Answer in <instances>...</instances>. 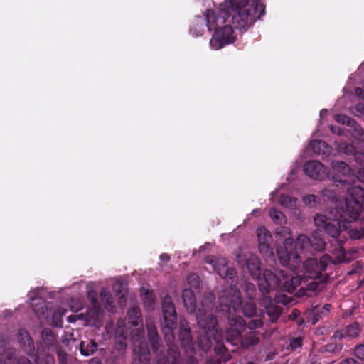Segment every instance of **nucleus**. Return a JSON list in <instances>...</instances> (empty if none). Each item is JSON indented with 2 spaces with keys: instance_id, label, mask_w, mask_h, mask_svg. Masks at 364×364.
<instances>
[{
  "instance_id": "1",
  "label": "nucleus",
  "mask_w": 364,
  "mask_h": 364,
  "mask_svg": "<svg viewBox=\"0 0 364 364\" xmlns=\"http://www.w3.org/2000/svg\"><path fill=\"white\" fill-rule=\"evenodd\" d=\"M336 186L338 183L346 187L349 198L345 201V208L337 202L330 207L323 214H316L314 223L317 228H322L338 244V257L333 263H341L345 259L341 244L343 240L340 238L342 230L347 231L349 237L359 240L364 237V220L360 218L362 211L361 203L364 202V190L358 186H349L346 180L336 179L333 176Z\"/></svg>"
},
{
  "instance_id": "2",
  "label": "nucleus",
  "mask_w": 364,
  "mask_h": 364,
  "mask_svg": "<svg viewBox=\"0 0 364 364\" xmlns=\"http://www.w3.org/2000/svg\"><path fill=\"white\" fill-rule=\"evenodd\" d=\"M328 255H323L319 262L315 258L307 259L302 266L301 274L296 272L291 276L290 282L288 276L282 271L275 269L274 272L266 269L261 277L260 261L256 255H250L247 259V267L252 278L257 280L259 291L262 294H268L272 290L279 287L283 283V288L288 292L293 291L296 287L312 291H320L323 284L328 280V275L323 272L331 262Z\"/></svg>"
},
{
  "instance_id": "3",
  "label": "nucleus",
  "mask_w": 364,
  "mask_h": 364,
  "mask_svg": "<svg viewBox=\"0 0 364 364\" xmlns=\"http://www.w3.org/2000/svg\"><path fill=\"white\" fill-rule=\"evenodd\" d=\"M264 14V6L257 2L248 5L247 0H225L220 4L218 11L208 10L206 26L214 31L210 40L212 50H218L235 41L233 28L247 29L252 26L256 18Z\"/></svg>"
},
{
  "instance_id": "4",
  "label": "nucleus",
  "mask_w": 364,
  "mask_h": 364,
  "mask_svg": "<svg viewBox=\"0 0 364 364\" xmlns=\"http://www.w3.org/2000/svg\"><path fill=\"white\" fill-rule=\"evenodd\" d=\"M207 264H210L213 269L221 278L225 279L229 284V289H224L219 296L220 310L228 314V317H237L235 314L240 310L242 303V311L246 316L252 317L256 313V306L252 302L255 297L256 290L253 284L245 282L240 284L244 295L237 288V282L235 284V270L228 266L225 258L217 257L213 255L205 258Z\"/></svg>"
},
{
  "instance_id": "5",
  "label": "nucleus",
  "mask_w": 364,
  "mask_h": 364,
  "mask_svg": "<svg viewBox=\"0 0 364 364\" xmlns=\"http://www.w3.org/2000/svg\"><path fill=\"white\" fill-rule=\"evenodd\" d=\"M182 298L188 311L195 314L198 326L200 328L198 347L203 351H208L213 345V341L219 343L222 339V333L217 328L216 318L210 311L212 305L201 303L196 306L195 296L191 289H185Z\"/></svg>"
},
{
  "instance_id": "6",
  "label": "nucleus",
  "mask_w": 364,
  "mask_h": 364,
  "mask_svg": "<svg viewBox=\"0 0 364 364\" xmlns=\"http://www.w3.org/2000/svg\"><path fill=\"white\" fill-rule=\"evenodd\" d=\"M276 235L281 239H284V245L277 247V254L283 266L288 267L295 274L300 272L296 270L300 267L301 258L296 249L299 246H296L293 240L291 238V231L289 228L286 226H280L276 229Z\"/></svg>"
},
{
  "instance_id": "7",
  "label": "nucleus",
  "mask_w": 364,
  "mask_h": 364,
  "mask_svg": "<svg viewBox=\"0 0 364 364\" xmlns=\"http://www.w3.org/2000/svg\"><path fill=\"white\" fill-rule=\"evenodd\" d=\"M43 289L36 288L28 293V298L33 311L39 317H45L47 322L53 326L60 327L62 326V317L67 310L64 308L48 309L41 296Z\"/></svg>"
},
{
  "instance_id": "8",
  "label": "nucleus",
  "mask_w": 364,
  "mask_h": 364,
  "mask_svg": "<svg viewBox=\"0 0 364 364\" xmlns=\"http://www.w3.org/2000/svg\"><path fill=\"white\" fill-rule=\"evenodd\" d=\"M246 330L245 323L241 316H229V328L227 331V340L233 345L240 344L243 348H248L259 343V338L255 331H250L244 336Z\"/></svg>"
},
{
  "instance_id": "9",
  "label": "nucleus",
  "mask_w": 364,
  "mask_h": 364,
  "mask_svg": "<svg viewBox=\"0 0 364 364\" xmlns=\"http://www.w3.org/2000/svg\"><path fill=\"white\" fill-rule=\"evenodd\" d=\"M161 307L163 312L161 328L164 334L165 341L167 345L169 346L175 340L173 330L176 327L177 318L176 308L170 296H165L163 298Z\"/></svg>"
},
{
  "instance_id": "10",
  "label": "nucleus",
  "mask_w": 364,
  "mask_h": 364,
  "mask_svg": "<svg viewBox=\"0 0 364 364\" xmlns=\"http://www.w3.org/2000/svg\"><path fill=\"white\" fill-rule=\"evenodd\" d=\"M140 333L139 329H137V333L131 337L134 346V364H149V346Z\"/></svg>"
},
{
  "instance_id": "11",
  "label": "nucleus",
  "mask_w": 364,
  "mask_h": 364,
  "mask_svg": "<svg viewBox=\"0 0 364 364\" xmlns=\"http://www.w3.org/2000/svg\"><path fill=\"white\" fill-rule=\"evenodd\" d=\"M296 246H299L302 251L307 250L311 247L316 251H322L324 250L326 243L322 237L319 236L318 232L312 235V239L310 240L305 235H299L297 237Z\"/></svg>"
},
{
  "instance_id": "12",
  "label": "nucleus",
  "mask_w": 364,
  "mask_h": 364,
  "mask_svg": "<svg viewBox=\"0 0 364 364\" xmlns=\"http://www.w3.org/2000/svg\"><path fill=\"white\" fill-rule=\"evenodd\" d=\"M257 237L260 253L264 257L272 256L273 252L270 246L272 237L270 232L264 226H259L257 229Z\"/></svg>"
},
{
  "instance_id": "13",
  "label": "nucleus",
  "mask_w": 364,
  "mask_h": 364,
  "mask_svg": "<svg viewBox=\"0 0 364 364\" xmlns=\"http://www.w3.org/2000/svg\"><path fill=\"white\" fill-rule=\"evenodd\" d=\"M335 120L338 123L346 124L349 127L348 131L351 134L352 136L358 141L364 142V132L355 120L342 114H336Z\"/></svg>"
},
{
  "instance_id": "14",
  "label": "nucleus",
  "mask_w": 364,
  "mask_h": 364,
  "mask_svg": "<svg viewBox=\"0 0 364 364\" xmlns=\"http://www.w3.org/2000/svg\"><path fill=\"white\" fill-rule=\"evenodd\" d=\"M304 171L311 178L323 180L328 177L326 168L318 161H310L304 166Z\"/></svg>"
},
{
  "instance_id": "15",
  "label": "nucleus",
  "mask_w": 364,
  "mask_h": 364,
  "mask_svg": "<svg viewBox=\"0 0 364 364\" xmlns=\"http://www.w3.org/2000/svg\"><path fill=\"white\" fill-rule=\"evenodd\" d=\"M178 340L186 352L194 353L196 351L195 345L191 342L190 330L184 322H181L180 324Z\"/></svg>"
},
{
  "instance_id": "16",
  "label": "nucleus",
  "mask_w": 364,
  "mask_h": 364,
  "mask_svg": "<svg viewBox=\"0 0 364 364\" xmlns=\"http://www.w3.org/2000/svg\"><path fill=\"white\" fill-rule=\"evenodd\" d=\"M285 187V185L284 184H282L279 186V188L276 189L275 191H272L271 193H270V198L269 200L272 202V203H274V197L275 196L277 195H279V198H278V203L285 208H289V209H294L296 208V204H297V202H298V200L297 198H294V197H291V196H289L287 195H284V194H279V191L282 188H284Z\"/></svg>"
},
{
  "instance_id": "17",
  "label": "nucleus",
  "mask_w": 364,
  "mask_h": 364,
  "mask_svg": "<svg viewBox=\"0 0 364 364\" xmlns=\"http://www.w3.org/2000/svg\"><path fill=\"white\" fill-rule=\"evenodd\" d=\"M127 331L125 321L119 319L114 331L115 345L119 350H123L127 347Z\"/></svg>"
},
{
  "instance_id": "18",
  "label": "nucleus",
  "mask_w": 364,
  "mask_h": 364,
  "mask_svg": "<svg viewBox=\"0 0 364 364\" xmlns=\"http://www.w3.org/2000/svg\"><path fill=\"white\" fill-rule=\"evenodd\" d=\"M102 316V312L100 305L94 303L93 306H90L86 314H84V319L86 325L97 326L100 325Z\"/></svg>"
},
{
  "instance_id": "19",
  "label": "nucleus",
  "mask_w": 364,
  "mask_h": 364,
  "mask_svg": "<svg viewBox=\"0 0 364 364\" xmlns=\"http://www.w3.org/2000/svg\"><path fill=\"white\" fill-rule=\"evenodd\" d=\"M0 356L1 361L4 359V364H28V360L26 358L21 357L16 360L14 357L13 350H5L4 344L1 343L0 344Z\"/></svg>"
},
{
  "instance_id": "20",
  "label": "nucleus",
  "mask_w": 364,
  "mask_h": 364,
  "mask_svg": "<svg viewBox=\"0 0 364 364\" xmlns=\"http://www.w3.org/2000/svg\"><path fill=\"white\" fill-rule=\"evenodd\" d=\"M127 316L129 318V324L132 325V326L136 327V329L133 330L132 331L131 336L133 334L136 335L137 333V329H139L140 333H141L140 336L141 338H143L144 331H142L139 327H137L139 326V323H141V319H140L141 313H140L139 308L136 306H134L131 307L128 310Z\"/></svg>"
},
{
  "instance_id": "21",
  "label": "nucleus",
  "mask_w": 364,
  "mask_h": 364,
  "mask_svg": "<svg viewBox=\"0 0 364 364\" xmlns=\"http://www.w3.org/2000/svg\"><path fill=\"white\" fill-rule=\"evenodd\" d=\"M146 328L148 331L149 341L151 346V349L153 351L156 352L159 348V338L156 328L151 320H147Z\"/></svg>"
},
{
  "instance_id": "22",
  "label": "nucleus",
  "mask_w": 364,
  "mask_h": 364,
  "mask_svg": "<svg viewBox=\"0 0 364 364\" xmlns=\"http://www.w3.org/2000/svg\"><path fill=\"white\" fill-rule=\"evenodd\" d=\"M168 346V356L165 357L159 355L157 364H178L179 358L178 348L176 346H172V343Z\"/></svg>"
},
{
  "instance_id": "23",
  "label": "nucleus",
  "mask_w": 364,
  "mask_h": 364,
  "mask_svg": "<svg viewBox=\"0 0 364 364\" xmlns=\"http://www.w3.org/2000/svg\"><path fill=\"white\" fill-rule=\"evenodd\" d=\"M267 294H263L264 298L262 299V305L266 309L267 314L270 316L271 320L273 321L276 320L278 316L281 314V309L272 304V301L269 297L266 296Z\"/></svg>"
},
{
  "instance_id": "24",
  "label": "nucleus",
  "mask_w": 364,
  "mask_h": 364,
  "mask_svg": "<svg viewBox=\"0 0 364 364\" xmlns=\"http://www.w3.org/2000/svg\"><path fill=\"white\" fill-rule=\"evenodd\" d=\"M360 331L359 324L358 323H353L348 326L343 331H336L333 336L336 338L341 339L344 337L354 338L356 337Z\"/></svg>"
},
{
  "instance_id": "25",
  "label": "nucleus",
  "mask_w": 364,
  "mask_h": 364,
  "mask_svg": "<svg viewBox=\"0 0 364 364\" xmlns=\"http://www.w3.org/2000/svg\"><path fill=\"white\" fill-rule=\"evenodd\" d=\"M331 168L335 173L341 174L342 176H349L351 173V170L348 165L343 161H332Z\"/></svg>"
},
{
  "instance_id": "26",
  "label": "nucleus",
  "mask_w": 364,
  "mask_h": 364,
  "mask_svg": "<svg viewBox=\"0 0 364 364\" xmlns=\"http://www.w3.org/2000/svg\"><path fill=\"white\" fill-rule=\"evenodd\" d=\"M97 348V343L93 340L81 341L80 343V353L84 356H89L93 354Z\"/></svg>"
},
{
  "instance_id": "27",
  "label": "nucleus",
  "mask_w": 364,
  "mask_h": 364,
  "mask_svg": "<svg viewBox=\"0 0 364 364\" xmlns=\"http://www.w3.org/2000/svg\"><path fill=\"white\" fill-rule=\"evenodd\" d=\"M313 151L318 155L326 154L329 152L330 148L326 142L321 140H313L310 143Z\"/></svg>"
},
{
  "instance_id": "28",
  "label": "nucleus",
  "mask_w": 364,
  "mask_h": 364,
  "mask_svg": "<svg viewBox=\"0 0 364 364\" xmlns=\"http://www.w3.org/2000/svg\"><path fill=\"white\" fill-rule=\"evenodd\" d=\"M269 215L273 222L278 225L287 223L285 215L275 208H271L269 210Z\"/></svg>"
},
{
  "instance_id": "29",
  "label": "nucleus",
  "mask_w": 364,
  "mask_h": 364,
  "mask_svg": "<svg viewBox=\"0 0 364 364\" xmlns=\"http://www.w3.org/2000/svg\"><path fill=\"white\" fill-rule=\"evenodd\" d=\"M205 31L204 19L199 16L197 17L191 28V33L195 36H200Z\"/></svg>"
},
{
  "instance_id": "30",
  "label": "nucleus",
  "mask_w": 364,
  "mask_h": 364,
  "mask_svg": "<svg viewBox=\"0 0 364 364\" xmlns=\"http://www.w3.org/2000/svg\"><path fill=\"white\" fill-rule=\"evenodd\" d=\"M100 299L107 311H112L114 309V301L111 294L106 289H102L100 292Z\"/></svg>"
},
{
  "instance_id": "31",
  "label": "nucleus",
  "mask_w": 364,
  "mask_h": 364,
  "mask_svg": "<svg viewBox=\"0 0 364 364\" xmlns=\"http://www.w3.org/2000/svg\"><path fill=\"white\" fill-rule=\"evenodd\" d=\"M41 336L43 342L48 346H53L55 343V338L50 328H45L43 330Z\"/></svg>"
},
{
  "instance_id": "32",
  "label": "nucleus",
  "mask_w": 364,
  "mask_h": 364,
  "mask_svg": "<svg viewBox=\"0 0 364 364\" xmlns=\"http://www.w3.org/2000/svg\"><path fill=\"white\" fill-rule=\"evenodd\" d=\"M113 290L115 293L121 294V297H124L126 291V284L122 281L117 279L113 284Z\"/></svg>"
},
{
  "instance_id": "33",
  "label": "nucleus",
  "mask_w": 364,
  "mask_h": 364,
  "mask_svg": "<svg viewBox=\"0 0 364 364\" xmlns=\"http://www.w3.org/2000/svg\"><path fill=\"white\" fill-rule=\"evenodd\" d=\"M142 296L144 304L149 307L152 306L155 299L153 293L148 290H144V292H142Z\"/></svg>"
},
{
  "instance_id": "34",
  "label": "nucleus",
  "mask_w": 364,
  "mask_h": 364,
  "mask_svg": "<svg viewBox=\"0 0 364 364\" xmlns=\"http://www.w3.org/2000/svg\"><path fill=\"white\" fill-rule=\"evenodd\" d=\"M19 341L23 346H31V338L29 333L25 330H21L18 333Z\"/></svg>"
},
{
  "instance_id": "35",
  "label": "nucleus",
  "mask_w": 364,
  "mask_h": 364,
  "mask_svg": "<svg viewBox=\"0 0 364 364\" xmlns=\"http://www.w3.org/2000/svg\"><path fill=\"white\" fill-rule=\"evenodd\" d=\"M338 151L350 154L354 153V146L351 144L341 143L336 146Z\"/></svg>"
},
{
  "instance_id": "36",
  "label": "nucleus",
  "mask_w": 364,
  "mask_h": 364,
  "mask_svg": "<svg viewBox=\"0 0 364 364\" xmlns=\"http://www.w3.org/2000/svg\"><path fill=\"white\" fill-rule=\"evenodd\" d=\"M187 281L188 284L193 288H198L199 287V277L196 274H191L188 277Z\"/></svg>"
},
{
  "instance_id": "37",
  "label": "nucleus",
  "mask_w": 364,
  "mask_h": 364,
  "mask_svg": "<svg viewBox=\"0 0 364 364\" xmlns=\"http://www.w3.org/2000/svg\"><path fill=\"white\" fill-rule=\"evenodd\" d=\"M303 202L306 205H314L318 203V198L316 195L305 196L303 198Z\"/></svg>"
},
{
  "instance_id": "38",
  "label": "nucleus",
  "mask_w": 364,
  "mask_h": 364,
  "mask_svg": "<svg viewBox=\"0 0 364 364\" xmlns=\"http://www.w3.org/2000/svg\"><path fill=\"white\" fill-rule=\"evenodd\" d=\"M70 310L73 311H77L82 308V302L80 299H73L70 304Z\"/></svg>"
},
{
  "instance_id": "39",
  "label": "nucleus",
  "mask_w": 364,
  "mask_h": 364,
  "mask_svg": "<svg viewBox=\"0 0 364 364\" xmlns=\"http://www.w3.org/2000/svg\"><path fill=\"white\" fill-rule=\"evenodd\" d=\"M262 321L260 319H253L251 320L248 323V328L250 330L259 328L262 327Z\"/></svg>"
},
{
  "instance_id": "40",
  "label": "nucleus",
  "mask_w": 364,
  "mask_h": 364,
  "mask_svg": "<svg viewBox=\"0 0 364 364\" xmlns=\"http://www.w3.org/2000/svg\"><path fill=\"white\" fill-rule=\"evenodd\" d=\"M302 345V340L300 337L294 338L290 341V346L293 350H296Z\"/></svg>"
},
{
  "instance_id": "41",
  "label": "nucleus",
  "mask_w": 364,
  "mask_h": 364,
  "mask_svg": "<svg viewBox=\"0 0 364 364\" xmlns=\"http://www.w3.org/2000/svg\"><path fill=\"white\" fill-rule=\"evenodd\" d=\"M355 356L362 360H364V345L358 346L355 350Z\"/></svg>"
},
{
  "instance_id": "42",
  "label": "nucleus",
  "mask_w": 364,
  "mask_h": 364,
  "mask_svg": "<svg viewBox=\"0 0 364 364\" xmlns=\"http://www.w3.org/2000/svg\"><path fill=\"white\" fill-rule=\"evenodd\" d=\"M87 298L89 301L91 302V306H93L94 303L97 305H100L97 301V293L93 291H90L87 292Z\"/></svg>"
},
{
  "instance_id": "43",
  "label": "nucleus",
  "mask_w": 364,
  "mask_h": 364,
  "mask_svg": "<svg viewBox=\"0 0 364 364\" xmlns=\"http://www.w3.org/2000/svg\"><path fill=\"white\" fill-rule=\"evenodd\" d=\"M84 319V314H80L77 315H70L68 317V321L70 323H73L77 320H83Z\"/></svg>"
},
{
  "instance_id": "44",
  "label": "nucleus",
  "mask_w": 364,
  "mask_h": 364,
  "mask_svg": "<svg viewBox=\"0 0 364 364\" xmlns=\"http://www.w3.org/2000/svg\"><path fill=\"white\" fill-rule=\"evenodd\" d=\"M323 194L324 196L333 199L336 197V193L334 191H332L329 188H326L323 191Z\"/></svg>"
},
{
  "instance_id": "45",
  "label": "nucleus",
  "mask_w": 364,
  "mask_h": 364,
  "mask_svg": "<svg viewBox=\"0 0 364 364\" xmlns=\"http://www.w3.org/2000/svg\"><path fill=\"white\" fill-rule=\"evenodd\" d=\"M331 131L334 133V134H337L338 135H343L344 134V132L343 131H342L339 127H336V126H333V125H331L329 127Z\"/></svg>"
},
{
  "instance_id": "46",
  "label": "nucleus",
  "mask_w": 364,
  "mask_h": 364,
  "mask_svg": "<svg viewBox=\"0 0 364 364\" xmlns=\"http://www.w3.org/2000/svg\"><path fill=\"white\" fill-rule=\"evenodd\" d=\"M60 364H65L66 354L63 351L58 352Z\"/></svg>"
},
{
  "instance_id": "47",
  "label": "nucleus",
  "mask_w": 364,
  "mask_h": 364,
  "mask_svg": "<svg viewBox=\"0 0 364 364\" xmlns=\"http://www.w3.org/2000/svg\"><path fill=\"white\" fill-rule=\"evenodd\" d=\"M357 178L358 181H360V182H363L364 183V169H360L358 170V174H357Z\"/></svg>"
},
{
  "instance_id": "48",
  "label": "nucleus",
  "mask_w": 364,
  "mask_h": 364,
  "mask_svg": "<svg viewBox=\"0 0 364 364\" xmlns=\"http://www.w3.org/2000/svg\"><path fill=\"white\" fill-rule=\"evenodd\" d=\"M355 109L358 112V113L356 114L357 115L360 114L362 116L363 114V112H364V105L363 104H359L356 106Z\"/></svg>"
},
{
  "instance_id": "49",
  "label": "nucleus",
  "mask_w": 364,
  "mask_h": 364,
  "mask_svg": "<svg viewBox=\"0 0 364 364\" xmlns=\"http://www.w3.org/2000/svg\"><path fill=\"white\" fill-rule=\"evenodd\" d=\"M355 92L356 95L364 100V91L361 88L357 87Z\"/></svg>"
},
{
  "instance_id": "50",
  "label": "nucleus",
  "mask_w": 364,
  "mask_h": 364,
  "mask_svg": "<svg viewBox=\"0 0 364 364\" xmlns=\"http://www.w3.org/2000/svg\"><path fill=\"white\" fill-rule=\"evenodd\" d=\"M169 259H170L169 255H167V254H161L160 255V260L161 261L167 262L169 260Z\"/></svg>"
},
{
  "instance_id": "51",
  "label": "nucleus",
  "mask_w": 364,
  "mask_h": 364,
  "mask_svg": "<svg viewBox=\"0 0 364 364\" xmlns=\"http://www.w3.org/2000/svg\"><path fill=\"white\" fill-rule=\"evenodd\" d=\"M330 308H331V305L330 304H326L323 309H322V311H321V314L326 315L330 310Z\"/></svg>"
},
{
  "instance_id": "52",
  "label": "nucleus",
  "mask_w": 364,
  "mask_h": 364,
  "mask_svg": "<svg viewBox=\"0 0 364 364\" xmlns=\"http://www.w3.org/2000/svg\"><path fill=\"white\" fill-rule=\"evenodd\" d=\"M106 331H107V334L109 335V336H110L112 334L113 331H112V324H110V325H107V326H106Z\"/></svg>"
},
{
  "instance_id": "53",
  "label": "nucleus",
  "mask_w": 364,
  "mask_h": 364,
  "mask_svg": "<svg viewBox=\"0 0 364 364\" xmlns=\"http://www.w3.org/2000/svg\"><path fill=\"white\" fill-rule=\"evenodd\" d=\"M327 113H328V110L326 109L321 110V112H320L321 119H323V117H325L327 115Z\"/></svg>"
},
{
  "instance_id": "54",
  "label": "nucleus",
  "mask_w": 364,
  "mask_h": 364,
  "mask_svg": "<svg viewBox=\"0 0 364 364\" xmlns=\"http://www.w3.org/2000/svg\"><path fill=\"white\" fill-rule=\"evenodd\" d=\"M237 262L240 264V263H242L244 261V259L242 258L241 256H237Z\"/></svg>"
},
{
  "instance_id": "55",
  "label": "nucleus",
  "mask_w": 364,
  "mask_h": 364,
  "mask_svg": "<svg viewBox=\"0 0 364 364\" xmlns=\"http://www.w3.org/2000/svg\"><path fill=\"white\" fill-rule=\"evenodd\" d=\"M361 156H362V154H361L356 153V154H355V159H356V160H358V159H360Z\"/></svg>"
},
{
  "instance_id": "56",
  "label": "nucleus",
  "mask_w": 364,
  "mask_h": 364,
  "mask_svg": "<svg viewBox=\"0 0 364 364\" xmlns=\"http://www.w3.org/2000/svg\"><path fill=\"white\" fill-rule=\"evenodd\" d=\"M355 362V361L353 359H348V360H347V363H348V364H353V363H354Z\"/></svg>"
},
{
  "instance_id": "57",
  "label": "nucleus",
  "mask_w": 364,
  "mask_h": 364,
  "mask_svg": "<svg viewBox=\"0 0 364 364\" xmlns=\"http://www.w3.org/2000/svg\"><path fill=\"white\" fill-rule=\"evenodd\" d=\"M259 209H255L252 211L251 214L252 215H255L256 214V213H259Z\"/></svg>"
},
{
  "instance_id": "58",
  "label": "nucleus",
  "mask_w": 364,
  "mask_h": 364,
  "mask_svg": "<svg viewBox=\"0 0 364 364\" xmlns=\"http://www.w3.org/2000/svg\"><path fill=\"white\" fill-rule=\"evenodd\" d=\"M318 319H319V318H316L315 321H314V323H315Z\"/></svg>"
},
{
  "instance_id": "59",
  "label": "nucleus",
  "mask_w": 364,
  "mask_h": 364,
  "mask_svg": "<svg viewBox=\"0 0 364 364\" xmlns=\"http://www.w3.org/2000/svg\"><path fill=\"white\" fill-rule=\"evenodd\" d=\"M205 248V246H201L200 250H203Z\"/></svg>"
},
{
  "instance_id": "60",
  "label": "nucleus",
  "mask_w": 364,
  "mask_h": 364,
  "mask_svg": "<svg viewBox=\"0 0 364 364\" xmlns=\"http://www.w3.org/2000/svg\"><path fill=\"white\" fill-rule=\"evenodd\" d=\"M0 364H3V363H1Z\"/></svg>"
}]
</instances>
